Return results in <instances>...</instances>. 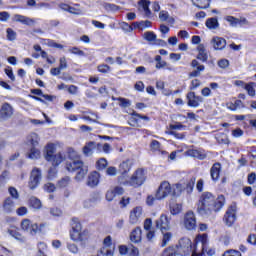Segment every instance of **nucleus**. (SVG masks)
<instances>
[{
  "instance_id": "nucleus-1",
  "label": "nucleus",
  "mask_w": 256,
  "mask_h": 256,
  "mask_svg": "<svg viewBox=\"0 0 256 256\" xmlns=\"http://www.w3.org/2000/svg\"><path fill=\"white\" fill-rule=\"evenodd\" d=\"M207 247V234H202L196 237L195 245L193 247L189 238H182L179 240L178 245L174 248L177 255L181 256H203L205 248Z\"/></svg>"
},
{
  "instance_id": "nucleus-2",
  "label": "nucleus",
  "mask_w": 256,
  "mask_h": 256,
  "mask_svg": "<svg viewBox=\"0 0 256 256\" xmlns=\"http://www.w3.org/2000/svg\"><path fill=\"white\" fill-rule=\"evenodd\" d=\"M225 205V196L219 195L217 198L211 192H204L200 196L197 212L202 217H208L213 212L221 211Z\"/></svg>"
},
{
  "instance_id": "nucleus-3",
  "label": "nucleus",
  "mask_w": 256,
  "mask_h": 256,
  "mask_svg": "<svg viewBox=\"0 0 256 256\" xmlns=\"http://www.w3.org/2000/svg\"><path fill=\"white\" fill-rule=\"evenodd\" d=\"M146 179L147 176L145 175V170L139 168L128 180L123 179V176H118V183H120V185H125L126 187H134V189H137V187H141V185L145 183Z\"/></svg>"
},
{
  "instance_id": "nucleus-4",
  "label": "nucleus",
  "mask_w": 256,
  "mask_h": 256,
  "mask_svg": "<svg viewBox=\"0 0 256 256\" xmlns=\"http://www.w3.org/2000/svg\"><path fill=\"white\" fill-rule=\"evenodd\" d=\"M45 159L52 163L53 167H59L65 161V156L61 152L55 154V144L50 143L46 147Z\"/></svg>"
},
{
  "instance_id": "nucleus-5",
  "label": "nucleus",
  "mask_w": 256,
  "mask_h": 256,
  "mask_svg": "<svg viewBox=\"0 0 256 256\" xmlns=\"http://www.w3.org/2000/svg\"><path fill=\"white\" fill-rule=\"evenodd\" d=\"M41 179H43V173L40 168L34 167L30 172L28 181V187L31 191H35L39 185H41Z\"/></svg>"
},
{
  "instance_id": "nucleus-6",
  "label": "nucleus",
  "mask_w": 256,
  "mask_h": 256,
  "mask_svg": "<svg viewBox=\"0 0 256 256\" xmlns=\"http://www.w3.org/2000/svg\"><path fill=\"white\" fill-rule=\"evenodd\" d=\"M169 195H173V187L169 182L163 181L156 192V199L161 201L163 199H167Z\"/></svg>"
},
{
  "instance_id": "nucleus-7",
  "label": "nucleus",
  "mask_w": 256,
  "mask_h": 256,
  "mask_svg": "<svg viewBox=\"0 0 256 256\" xmlns=\"http://www.w3.org/2000/svg\"><path fill=\"white\" fill-rule=\"evenodd\" d=\"M71 226L72 231L70 232V237L72 241H83L85 238L83 237V232H81L82 227L79 219L73 218Z\"/></svg>"
},
{
  "instance_id": "nucleus-8",
  "label": "nucleus",
  "mask_w": 256,
  "mask_h": 256,
  "mask_svg": "<svg viewBox=\"0 0 256 256\" xmlns=\"http://www.w3.org/2000/svg\"><path fill=\"white\" fill-rule=\"evenodd\" d=\"M224 19L229 23L230 27L234 28L249 27V25H251V22H249L245 17L236 18L234 16H226Z\"/></svg>"
},
{
  "instance_id": "nucleus-9",
  "label": "nucleus",
  "mask_w": 256,
  "mask_h": 256,
  "mask_svg": "<svg viewBox=\"0 0 256 256\" xmlns=\"http://www.w3.org/2000/svg\"><path fill=\"white\" fill-rule=\"evenodd\" d=\"M20 227L22 231L28 233V235H37V231H39V225L37 223H33L29 219H23Z\"/></svg>"
},
{
  "instance_id": "nucleus-10",
  "label": "nucleus",
  "mask_w": 256,
  "mask_h": 256,
  "mask_svg": "<svg viewBox=\"0 0 256 256\" xmlns=\"http://www.w3.org/2000/svg\"><path fill=\"white\" fill-rule=\"evenodd\" d=\"M14 113L15 109L9 102H5L1 105L0 119H3L4 121H6V119H11Z\"/></svg>"
},
{
  "instance_id": "nucleus-11",
  "label": "nucleus",
  "mask_w": 256,
  "mask_h": 256,
  "mask_svg": "<svg viewBox=\"0 0 256 256\" xmlns=\"http://www.w3.org/2000/svg\"><path fill=\"white\" fill-rule=\"evenodd\" d=\"M157 229H160L161 233H165L171 229V218L167 215L162 214L160 218L156 221Z\"/></svg>"
},
{
  "instance_id": "nucleus-12",
  "label": "nucleus",
  "mask_w": 256,
  "mask_h": 256,
  "mask_svg": "<svg viewBox=\"0 0 256 256\" xmlns=\"http://www.w3.org/2000/svg\"><path fill=\"white\" fill-rule=\"evenodd\" d=\"M141 217H143V208L141 206H136L130 211L129 215V224L137 225L141 221Z\"/></svg>"
},
{
  "instance_id": "nucleus-13",
  "label": "nucleus",
  "mask_w": 256,
  "mask_h": 256,
  "mask_svg": "<svg viewBox=\"0 0 256 256\" xmlns=\"http://www.w3.org/2000/svg\"><path fill=\"white\" fill-rule=\"evenodd\" d=\"M184 226L188 231H193L197 227V220L195 219V213L188 211L184 217Z\"/></svg>"
},
{
  "instance_id": "nucleus-14",
  "label": "nucleus",
  "mask_w": 256,
  "mask_h": 256,
  "mask_svg": "<svg viewBox=\"0 0 256 256\" xmlns=\"http://www.w3.org/2000/svg\"><path fill=\"white\" fill-rule=\"evenodd\" d=\"M12 21H14L15 23H22V25H27L28 27L35 25V19L23 16L21 14H15L12 17Z\"/></svg>"
},
{
  "instance_id": "nucleus-15",
  "label": "nucleus",
  "mask_w": 256,
  "mask_h": 256,
  "mask_svg": "<svg viewBox=\"0 0 256 256\" xmlns=\"http://www.w3.org/2000/svg\"><path fill=\"white\" fill-rule=\"evenodd\" d=\"M237 210L235 209V206H230L228 210L226 211V214L224 216V221L228 227H231L233 223H235V213Z\"/></svg>"
},
{
  "instance_id": "nucleus-16",
  "label": "nucleus",
  "mask_w": 256,
  "mask_h": 256,
  "mask_svg": "<svg viewBox=\"0 0 256 256\" xmlns=\"http://www.w3.org/2000/svg\"><path fill=\"white\" fill-rule=\"evenodd\" d=\"M84 165L81 159L70 160L66 163V169L70 173H74V171H79Z\"/></svg>"
},
{
  "instance_id": "nucleus-17",
  "label": "nucleus",
  "mask_w": 256,
  "mask_h": 256,
  "mask_svg": "<svg viewBox=\"0 0 256 256\" xmlns=\"http://www.w3.org/2000/svg\"><path fill=\"white\" fill-rule=\"evenodd\" d=\"M144 39L148 41V43H152V45H166L165 41L157 39V35L152 31L145 32Z\"/></svg>"
},
{
  "instance_id": "nucleus-18",
  "label": "nucleus",
  "mask_w": 256,
  "mask_h": 256,
  "mask_svg": "<svg viewBox=\"0 0 256 256\" xmlns=\"http://www.w3.org/2000/svg\"><path fill=\"white\" fill-rule=\"evenodd\" d=\"M211 45L216 51H221L227 47V41L219 36H215L211 40Z\"/></svg>"
},
{
  "instance_id": "nucleus-19",
  "label": "nucleus",
  "mask_w": 256,
  "mask_h": 256,
  "mask_svg": "<svg viewBox=\"0 0 256 256\" xmlns=\"http://www.w3.org/2000/svg\"><path fill=\"white\" fill-rule=\"evenodd\" d=\"M187 99L189 107H198L200 103H203V97L195 95V92H189Z\"/></svg>"
},
{
  "instance_id": "nucleus-20",
  "label": "nucleus",
  "mask_w": 256,
  "mask_h": 256,
  "mask_svg": "<svg viewBox=\"0 0 256 256\" xmlns=\"http://www.w3.org/2000/svg\"><path fill=\"white\" fill-rule=\"evenodd\" d=\"M96 147H101V144H96L93 141L87 142L84 147L82 148L83 155L85 157H91L93 155V152L95 151Z\"/></svg>"
},
{
  "instance_id": "nucleus-21",
  "label": "nucleus",
  "mask_w": 256,
  "mask_h": 256,
  "mask_svg": "<svg viewBox=\"0 0 256 256\" xmlns=\"http://www.w3.org/2000/svg\"><path fill=\"white\" fill-rule=\"evenodd\" d=\"M41 139L39 138V134L35 132H31L27 135L25 144L28 145V147H37L39 145V141Z\"/></svg>"
},
{
  "instance_id": "nucleus-22",
  "label": "nucleus",
  "mask_w": 256,
  "mask_h": 256,
  "mask_svg": "<svg viewBox=\"0 0 256 256\" xmlns=\"http://www.w3.org/2000/svg\"><path fill=\"white\" fill-rule=\"evenodd\" d=\"M191 67H193L195 70H193L189 75L190 77H199L203 71H205V66L199 64V61L197 60H192L191 62Z\"/></svg>"
},
{
  "instance_id": "nucleus-23",
  "label": "nucleus",
  "mask_w": 256,
  "mask_h": 256,
  "mask_svg": "<svg viewBox=\"0 0 256 256\" xmlns=\"http://www.w3.org/2000/svg\"><path fill=\"white\" fill-rule=\"evenodd\" d=\"M98 201H101V195L99 194V192H93L90 195V198L84 201V207L86 209H89V207H93V205H95V203H97Z\"/></svg>"
},
{
  "instance_id": "nucleus-24",
  "label": "nucleus",
  "mask_w": 256,
  "mask_h": 256,
  "mask_svg": "<svg viewBox=\"0 0 256 256\" xmlns=\"http://www.w3.org/2000/svg\"><path fill=\"white\" fill-rule=\"evenodd\" d=\"M26 158L32 159V161L41 159V150H39L37 147H30V149L26 152Z\"/></svg>"
},
{
  "instance_id": "nucleus-25",
  "label": "nucleus",
  "mask_w": 256,
  "mask_h": 256,
  "mask_svg": "<svg viewBox=\"0 0 256 256\" xmlns=\"http://www.w3.org/2000/svg\"><path fill=\"white\" fill-rule=\"evenodd\" d=\"M211 179L213 181H219V176L221 175V163H215L210 169Z\"/></svg>"
},
{
  "instance_id": "nucleus-26",
  "label": "nucleus",
  "mask_w": 256,
  "mask_h": 256,
  "mask_svg": "<svg viewBox=\"0 0 256 256\" xmlns=\"http://www.w3.org/2000/svg\"><path fill=\"white\" fill-rule=\"evenodd\" d=\"M138 5L139 11H144L145 17H151V9H149V5H151V2H149V0H140Z\"/></svg>"
},
{
  "instance_id": "nucleus-27",
  "label": "nucleus",
  "mask_w": 256,
  "mask_h": 256,
  "mask_svg": "<svg viewBox=\"0 0 256 256\" xmlns=\"http://www.w3.org/2000/svg\"><path fill=\"white\" fill-rule=\"evenodd\" d=\"M86 185H88V187H97V185H99V174L97 171L92 172L88 176Z\"/></svg>"
},
{
  "instance_id": "nucleus-28",
  "label": "nucleus",
  "mask_w": 256,
  "mask_h": 256,
  "mask_svg": "<svg viewBox=\"0 0 256 256\" xmlns=\"http://www.w3.org/2000/svg\"><path fill=\"white\" fill-rule=\"evenodd\" d=\"M119 171L121 173L120 177H123V179H125V177H127V173L131 171V161L126 160L122 162L119 166Z\"/></svg>"
},
{
  "instance_id": "nucleus-29",
  "label": "nucleus",
  "mask_w": 256,
  "mask_h": 256,
  "mask_svg": "<svg viewBox=\"0 0 256 256\" xmlns=\"http://www.w3.org/2000/svg\"><path fill=\"white\" fill-rule=\"evenodd\" d=\"M205 26L207 29H210V31H216V29H219L220 24L219 20L215 17L206 19Z\"/></svg>"
},
{
  "instance_id": "nucleus-30",
  "label": "nucleus",
  "mask_w": 256,
  "mask_h": 256,
  "mask_svg": "<svg viewBox=\"0 0 256 256\" xmlns=\"http://www.w3.org/2000/svg\"><path fill=\"white\" fill-rule=\"evenodd\" d=\"M198 56L197 59L205 63L207 59H209V56L207 55V50L205 49V46L203 44H199L197 47Z\"/></svg>"
},
{
  "instance_id": "nucleus-31",
  "label": "nucleus",
  "mask_w": 256,
  "mask_h": 256,
  "mask_svg": "<svg viewBox=\"0 0 256 256\" xmlns=\"http://www.w3.org/2000/svg\"><path fill=\"white\" fill-rule=\"evenodd\" d=\"M3 209L5 213H11L15 209V201L13 198L7 197L3 202Z\"/></svg>"
},
{
  "instance_id": "nucleus-32",
  "label": "nucleus",
  "mask_w": 256,
  "mask_h": 256,
  "mask_svg": "<svg viewBox=\"0 0 256 256\" xmlns=\"http://www.w3.org/2000/svg\"><path fill=\"white\" fill-rule=\"evenodd\" d=\"M8 234L10 237L16 239V241H20V243H25V236L19 233V230L16 228L8 229Z\"/></svg>"
},
{
  "instance_id": "nucleus-33",
  "label": "nucleus",
  "mask_w": 256,
  "mask_h": 256,
  "mask_svg": "<svg viewBox=\"0 0 256 256\" xmlns=\"http://www.w3.org/2000/svg\"><path fill=\"white\" fill-rule=\"evenodd\" d=\"M132 243H141V228H135L130 234Z\"/></svg>"
},
{
  "instance_id": "nucleus-34",
  "label": "nucleus",
  "mask_w": 256,
  "mask_h": 256,
  "mask_svg": "<svg viewBox=\"0 0 256 256\" xmlns=\"http://www.w3.org/2000/svg\"><path fill=\"white\" fill-rule=\"evenodd\" d=\"M192 3L195 7H198V9H209L211 0H192Z\"/></svg>"
},
{
  "instance_id": "nucleus-35",
  "label": "nucleus",
  "mask_w": 256,
  "mask_h": 256,
  "mask_svg": "<svg viewBox=\"0 0 256 256\" xmlns=\"http://www.w3.org/2000/svg\"><path fill=\"white\" fill-rule=\"evenodd\" d=\"M78 172H77V174H76V176H75V179L77 180V181H83V179H85V175H87V173H88V169H87V166H85V164L81 167V168H79V170H77Z\"/></svg>"
},
{
  "instance_id": "nucleus-36",
  "label": "nucleus",
  "mask_w": 256,
  "mask_h": 256,
  "mask_svg": "<svg viewBox=\"0 0 256 256\" xmlns=\"http://www.w3.org/2000/svg\"><path fill=\"white\" fill-rule=\"evenodd\" d=\"M163 238H162V247H166L171 239L173 238V234L171 232H162Z\"/></svg>"
},
{
  "instance_id": "nucleus-37",
  "label": "nucleus",
  "mask_w": 256,
  "mask_h": 256,
  "mask_svg": "<svg viewBox=\"0 0 256 256\" xmlns=\"http://www.w3.org/2000/svg\"><path fill=\"white\" fill-rule=\"evenodd\" d=\"M70 183L71 178L69 176H66L57 182V187H59L60 189H65V187H68Z\"/></svg>"
},
{
  "instance_id": "nucleus-38",
  "label": "nucleus",
  "mask_w": 256,
  "mask_h": 256,
  "mask_svg": "<svg viewBox=\"0 0 256 256\" xmlns=\"http://www.w3.org/2000/svg\"><path fill=\"white\" fill-rule=\"evenodd\" d=\"M135 25L138 29L143 31V30L149 29L151 27V21L145 20V21H141V22H136Z\"/></svg>"
},
{
  "instance_id": "nucleus-39",
  "label": "nucleus",
  "mask_w": 256,
  "mask_h": 256,
  "mask_svg": "<svg viewBox=\"0 0 256 256\" xmlns=\"http://www.w3.org/2000/svg\"><path fill=\"white\" fill-rule=\"evenodd\" d=\"M107 159L105 158H100L97 162H96V167L98 171H103L105 169H107Z\"/></svg>"
},
{
  "instance_id": "nucleus-40",
  "label": "nucleus",
  "mask_w": 256,
  "mask_h": 256,
  "mask_svg": "<svg viewBox=\"0 0 256 256\" xmlns=\"http://www.w3.org/2000/svg\"><path fill=\"white\" fill-rule=\"evenodd\" d=\"M68 53L72 55H77L78 57H85V52L77 47H70Z\"/></svg>"
},
{
  "instance_id": "nucleus-41",
  "label": "nucleus",
  "mask_w": 256,
  "mask_h": 256,
  "mask_svg": "<svg viewBox=\"0 0 256 256\" xmlns=\"http://www.w3.org/2000/svg\"><path fill=\"white\" fill-rule=\"evenodd\" d=\"M113 249L114 248H107V247H102L100 251H98L99 256H113Z\"/></svg>"
},
{
  "instance_id": "nucleus-42",
  "label": "nucleus",
  "mask_w": 256,
  "mask_h": 256,
  "mask_svg": "<svg viewBox=\"0 0 256 256\" xmlns=\"http://www.w3.org/2000/svg\"><path fill=\"white\" fill-rule=\"evenodd\" d=\"M255 83L245 84L244 89L247 91L250 97H255Z\"/></svg>"
},
{
  "instance_id": "nucleus-43",
  "label": "nucleus",
  "mask_w": 256,
  "mask_h": 256,
  "mask_svg": "<svg viewBox=\"0 0 256 256\" xmlns=\"http://www.w3.org/2000/svg\"><path fill=\"white\" fill-rule=\"evenodd\" d=\"M191 157H195L196 159H200L201 161L207 157L205 153L199 151V150H191L190 151Z\"/></svg>"
},
{
  "instance_id": "nucleus-44",
  "label": "nucleus",
  "mask_w": 256,
  "mask_h": 256,
  "mask_svg": "<svg viewBox=\"0 0 256 256\" xmlns=\"http://www.w3.org/2000/svg\"><path fill=\"white\" fill-rule=\"evenodd\" d=\"M169 129H172L174 131H185V129H187V126L182 125L180 122H176L175 124H170Z\"/></svg>"
},
{
  "instance_id": "nucleus-45",
  "label": "nucleus",
  "mask_w": 256,
  "mask_h": 256,
  "mask_svg": "<svg viewBox=\"0 0 256 256\" xmlns=\"http://www.w3.org/2000/svg\"><path fill=\"white\" fill-rule=\"evenodd\" d=\"M182 206L181 204H172L170 205V213L172 215H179L181 213Z\"/></svg>"
},
{
  "instance_id": "nucleus-46",
  "label": "nucleus",
  "mask_w": 256,
  "mask_h": 256,
  "mask_svg": "<svg viewBox=\"0 0 256 256\" xmlns=\"http://www.w3.org/2000/svg\"><path fill=\"white\" fill-rule=\"evenodd\" d=\"M30 205L34 209H41V207H42L41 200H39L38 198H35V197L30 198Z\"/></svg>"
},
{
  "instance_id": "nucleus-47",
  "label": "nucleus",
  "mask_w": 256,
  "mask_h": 256,
  "mask_svg": "<svg viewBox=\"0 0 256 256\" xmlns=\"http://www.w3.org/2000/svg\"><path fill=\"white\" fill-rule=\"evenodd\" d=\"M177 255V251L175 250V247H168L166 248L161 256H175Z\"/></svg>"
},
{
  "instance_id": "nucleus-48",
  "label": "nucleus",
  "mask_w": 256,
  "mask_h": 256,
  "mask_svg": "<svg viewBox=\"0 0 256 256\" xmlns=\"http://www.w3.org/2000/svg\"><path fill=\"white\" fill-rule=\"evenodd\" d=\"M50 215L52 217H63V211L57 207L50 208Z\"/></svg>"
},
{
  "instance_id": "nucleus-49",
  "label": "nucleus",
  "mask_w": 256,
  "mask_h": 256,
  "mask_svg": "<svg viewBox=\"0 0 256 256\" xmlns=\"http://www.w3.org/2000/svg\"><path fill=\"white\" fill-rule=\"evenodd\" d=\"M62 71H65L67 67H69V64L67 63V58L65 56L59 58V66Z\"/></svg>"
},
{
  "instance_id": "nucleus-50",
  "label": "nucleus",
  "mask_w": 256,
  "mask_h": 256,
  "mask_svg": "<svg viewBox=\"0 0 256 256\" xmlns=\"http://www.w3.org/2000/svg\"><path fill=\"white\" fill-rule=\"evenodd\" d=\"M6 33L8 41H15L17 39V33L13 29L7 28Z\"/></svg>"
},
{
  "instance_id": "nucleus-51",
  "label": "nucleus",
  "mask_w": 256,
  "mask_h": 256,
  "mask_svg": "<svg viewBox=\"0 0 256 256\" xmlns=\"http://www.w3.org/2000/svg\"><path fill=\"white\" fill-rule=\"evenodd\" d=\"M68 157H69L70 161H75V160L79 159V154L77 153V151H75V149L70 148L68 150Z\"/></svg>"
},
{
  "instance_id": "nucleus-52",
  "label": "nucleus",
  "mask_w": 256,
  "mask_h": 256,
  "mask_svg": "<svg viewBox=\"0 0 256 256\" xmlns=\"http://www.w3.org/2000/svg\"><path fill=\"white\" fill-rule=\"evenodd\" d=\"M10 177H11V174L9 173V171L4 170L0 175V183H7Z\"/></svg>"
},
{
  "instance_id": "nucleus-53",
  "label": "nucleus",
  "mask_w": 256,
  "mask_h": 256,
  "mask_svg": "<svg viewBox=\"0 0 256 256\" xmlns=\"http://www.w3.org/2000/svg\"><path fill=\"white\" fill-rule=\"evenodd\" d=\"M128 256H139V249L133 245H129Z\"/></svg>"
},
{
  "instance_id": "nucleus-54",
  "label": "nucleus",
  "mask_w": 256,
  "mask_h": 256,
  "mask_svg": "<svg viewBox=\"0 0 256 256\" xmlns=\"http://www.w3.org/2000/svg\"><path fill=\"white\" fill-rule=\"evenodd\" d=\"M183 191V185L181 184H175L172 186V195H180V193Z\"/></svg>"
},
{
  "instance_id": "nucleus-55",
  "label": "nucleus",
  "mask_w": 256,
  "mask_h": 256,
  "mask_svg": "<svg viewBox=\"0 0 256 256\" xmlns=\"http://www.w3.org/2000/svg\"><path fill=\"white\" fill-rule=\"evenodd\" d=\"M8 192L12 199H19V191H17V188L11 186L8 188Z\"/></svg>"
},
{
  "instance_id": "nucleus-56",
  "label": "nucleus",
  "mask_w": 256,
  "mask_h": 256,
  "mask_svg": "<svg viewBox=\"0 0 256 256\" xmlns=\"http://www.w3.org/2000/svg\"><path fill=\"white\" fill-rule=\"evenodd\" d=\"M99 73H109L111 71V67L107 64H101L97 67Z\"/></svg>"
},
{
  "instance_id": "nucleus-57",
  "label": "nucleus",
  "mask_w": 256,
  "mask_h": 256,
  "mask_svg": "<svg viewBox=\"0 0 256 256\" xmlns=\"http://www.w3.org/2000/svg\"><path fill=\"white\" fill-rule=\"evenodd\" d=\"M4 72L6 73L7 77L10 78L11 81H15V74L13 73V68L8 66L4 69Z\"/></svg>"
},
{
  "instance_id": "nucleus-58",
  "label": "nucleus",
  "mask_w": 256,
  "mask_h": 256,
  "mask_svg": "<svg viewBox=\"0 0 256 256\" xmlns=\"http://www.w3.org/2000/svg\"><path fill=\"white\" fill-rule=\"evenodd\" d=\"M106 175L109 177H115L117 175V168L110 166L106 169Z\"/></svg>"
},
{
  "instance_id": "nucleus-59",
  "label": "nucleus",
  "mask_w": 256,
  "mask_h": 256,
  "mask_svg": "<svg viewBox=\"0 0 256 256\" xmlns=\"http://www.w3.org/2000/svg\"><path fill=\"white\" fill-rule=\"evenodd\" d=\"M44 191H46L47 193H53V191H55L56 187L55 184L53 183H46L43 186Z\"/></svg>"
},
{
  "instance_id": "nucleus-60",
  "label": "nucleus",
  "mask_w": 256,
  "mask_h": 256,
  "mask_svg": "<svg viewBox=\"0 0 256 256\" xmlns=\"http://www.w3.org/2000/svg\"><path fill=\"white\" fill-rule=\"evenodd\" d=\"M169 12L168 11H165V10H161L160 13H159V19L160 21L162 22H165L167 21V19H169Z\"/></svg>"
},
{
  "instance_id": "nucleus-61",
  "label": "nucleus",
  "mask_w": 256,
  "mask_h": 256,
  "mask_svg": "<svg viewBox=\"0 0 256 256\" xmlns=\"http://www.w3.org/2000/svg\"><path fill=\"white\" fill-rule=\"evenodd\" d=\"M68 13H71L72 15H83V10H81L80 8L70 6Z\"/></svg>"
},
{
  "instance_id": "nucleus-62",
  "label": "nucleus",
  "mask_w": 256,
  "mask_h": 256,
  "mask_svg": "<svg viewBox=\"0 0 256 256\" xmlns=\"http://www.w3.org/2000/svg\"><path fill=\"white\" fill-rule=\"evenodd\" d=\"M244 132L241 128H236L232 130V136L238 139L239 137H243Z\"/></svg>"
},
{
  "instance_id": "nucleus-63",
  "label": "nucleus",
  "mask_w": 256,
  "mask_h": 256,
  "mask_svg": "<svg viewBox=\"0 0 256 256\" xmlns=\"http://www.w3.org/2000/svg\"><path fill=\"white\" fill-rule=\"evenodd\" d=\"M115 197H116V194L113 189H110L106 192V200H108L109 202L113 201Z\"/></svg>"
},
{
  "instance_id": "nucleus-64",
  "label": "nucleus",
  "mask_w": 256,
  "mask_h": 256,
  "mask_svg": "<svg viewBox=\"0 0 256 256\" xmlns=\"http://www.w3.org/2000/svg\"><path fill=\"white\" fill-rule=\"evenodd\" d=\"M223 256H242V255H241V252L237 250H228L224 252Z\"/></svg>"
}]
</instances>
